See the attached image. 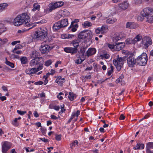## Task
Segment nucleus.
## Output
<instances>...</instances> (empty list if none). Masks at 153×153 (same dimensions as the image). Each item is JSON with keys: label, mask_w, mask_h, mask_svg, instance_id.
<instances>
[{"label": "nucleus", "mask_w": 153, "mask_h": 153, "mask_svg": "<svg viewBox=\"0 0 153 153\" xmlns=\"http://www.w3.org/2000/svg\"><path fill=\"white\" fill-rule=\"evenodd\" d=\"M29 16L26 13H23L18 15L14 19L13 25L15 26H19L22 25H25L27 27L30 26L29 23L30 21Z\"/></svg>", "instance_id": "obj_1"}, {"label": "nucleus", "mask_w": 153, "mask_h": 153, "mask_svg": "<svg viewBox=\"0 0 153 153\" xmlns=\"http://www.w3.org/2000/svg\"><path fill=\"white\" fill-rule=\"evenodd\" d=\"M141 15L143 17H145L146 21L150 23L153 22V9L149 7L143 9L140 12Z\"/></svg>", "instance_id": "obj_2"}, {"label": "nucleus", "mask_w": 153, "mask_h": 153, "mask_svg": "<svg viewBox=\"0 0 153 153\" xmlns=\"http://www.w3.org/2000/svg\"><path fill=\"white\" fill-rule=\"evenodd\" d=\"M47 34V29L45 27H42L35 31L33 37L37 40H42L46 38Z\"/></svg>", "instance_id": "obj_3"}, {"label": "nucleus", "mask_w": 153, "mask_h": 153, "mask_svg": "<svg viewBox=\"0 0 153 153\" xmlns=\"http://www.w3.org/2000/svg\"><path fill=\"white\" fill-rule=\"evenodd\" d=\"M126 57H120L119 55H117L116 58L113 60V63L116 66L117 70L119 71L123 67L124 64V61H125Z\"/></svg>", "instance_id": "obj_4"}, {"label": "nucleus", "mask_w": 153, "mask_h": 153, "mask_svg": "<svg viewBox=\"0 0 153 153\" xmlns=\"http://www.w3.org/2000/svg\"><path fill=\"white\" fill-rule=\"evenodd\" d=\"M152 43V40L150 37L145 36L142 39L141 43L138 45V46L139 47H142L146 49L151 45Z\"/></svg>", "instance_id": "obj_5"}, {"label": "nucleus", "mask_w": 153, "mask_h": 153, "mask_svg": "<svg viewBox=\"0 0 153 153\" xmlns=\"http://www.w3.org/2000/svg\"><path fill=\"white\" fill-rule=\"evenodd\" d=\"M147 59L146 54L145 53H143L137 57V62L139 65L144 66L146 64Z\"/></svg>", "instance_id": "obj_6"}, {"label": "nucleus", "mask_w": 153, "mask_h": 153, "mask_svg": "<svg viewBox=\"0 0 153 153\" xmlns=\"http://www.w3.org/2000/svg\"><path fill=\"white\" fill-rule=\"evenodd\" d=\"M52 48L48 44H45L44 42H43L40 48L39 49L41 53H47Z\"/></svg>", "instance_id": "obj_7"}, {"label": "nucleus", "mask_w": 153, "mask_h": 153, "mask_svg": "<svg viewBox=\"0 0 153 153\" xmlns=\"http://www.w3.org/2000/svg\"><path fill=\"white\" fill-rule=\"evenodd\" d=\"M12 146L11 143L8 141H4L2 144L1 146L2 153H7V151L10 149Z\"/></svg>", "instance_id": "obj_8"}, {"label": "nucleus", "mask_w": 153, "mask_h": 153, "mask_svg": "<svg viewBox=\"0 0 153 153\" xmlns=\"http://www.w3.org/2000/svg\"><path fill=\"white\" fill-rule=\"evenodd\" d=\"M64 2L62 1H59L52 3L50 4L49 10L51 11L53 10L56 8L62 6Z\"/></svg>", "instance_id": "obj_9"}, {"label": "nucleus", "mask_w": 153, "mask_h": 153, "mask_svg": "<svg viewBox=\"0 0 153 153\" xmlns=\"http://www.w3.org/2000/svg\"><path fill=\"white\" fill-rule=\"evenodd\" d=\"M108 26L106 25H103L101 27H99L95 30V32L97 34L100 33L104 34L106 33L108 31Z\"/></svg>", "instance_id": "obj_10"}, {"label": "nucleus", "mask_w": 153, "mask_h": 153, "mask_svg": "<svg viewBox=\"0 0 153 153\" xmlns=\"http://www.w3.org/2000/svg\"><path fill=\"white\" fill-rule=\"evenodd\" d=\"M127 62L128 66L130 67H133L136 62V60L133 56H129L127 59Z\"/></svg>", "instance_id": "obj_11"}, {"label": "nucleus", "mask_w": 153, "mask_h": 153, "mask_svg": "<svg viewBox=\"0 0 153 153\" xmlns=\"http://www.w3.org/2000/svg\"><path fill=\"white\" fill-rule=\"evenodd\" d=\"M88 32V31L86 30L81 31L78 35V38L79 39L83 40L88 37L90 35V33Z\"/></svg>", "instance_id": "obj_12"}, {"label": "nucleus", "mask_w": 153, "mask_h": 153, "mask_svg": "<svg viewBox=\"0 0 153 153\" xmlns=\"http://www.w3.org/2000/svg\"><path fill=\"white\" fill-rule=\"evenodd\" d=\"M124 36L121 33H116L113 37V42H116L122 39Z\"/></svg>", "instance_id": "obj_13"}, {"label": "nucleus", "mask_w": 153, "mask_h": 153, "mask_svg": "<svg viewBox=\"0 0 153 153\" xmlns=\"http://www.w3.org/2000/svg\"><path fill=\"white\" fill-rule=\"evenodd\" d=\"M64 50L66 52L74 54L77 52V49L76 48L68 47L65 48Z\"/></svg>", "instance_id": "obj_14"}, {"label": "nucleus", "mask_w": 153, "mask_h": 153, "mask_svg": "<svg viewBox=\"0 0 153 153\" xmlns=\"http://www.w3.org/2000/svg\"><path fill=\"white\" fill-rule=\"evenodd\" d=\"M129 5V3L127 1H124L119 4L118 6L121 10L126 9Z\"/></svg>", "instance_id": "obj_15"}, {"label": "nucleus", "mask_w": 153, "mask_h": 153, "mask_svg": "<svg viewBox=\"0 0 153 153\" xmlns=\"http://www.w3.org/2000/svg\"><path fill=\"white\" fill-rule=\"evenodd\" d=\"M137 25L135 23L128 22L126 24V27L131 29H135L137 27Z\"/></svg>", "instance_id": "obj_16"}, {"label": "nucleus", "mask_w": 153, "mask_h": 153, "mask_svg": "<svg viewBox=\"0 0 153 153\" xmlns=\"http://www.w3.org/2000/svg\"><path fill=\"white\" fill-rule=\"evenodd\" d=\"M96 53V50L94 48H89L86 53V56L88 57Z\"/></svg>", "instance_id": "obj_17"}, {"label": "nucleus", "mask_w": 153, "mask_h": 153, "mask_svg": "<svg viewBox=\"0 0 153 153\" xmlns=\"http://www.w3.org/2000/svg\"><path fill=\"white\" fill-rule=\"evenodd\" d=\"M40 63L39 59L36 58L31 60L30 62V65L31 66H36Z\"/></svg>", "instance_id": "obj_18"}, {"label": "nucleus", "mask_w": 153, "mask_h": 153, "mask_svg": "<svg viewBox=\"0 0 153 153\" xmlns=\"http://www.w3.org/2000/svg\"><path fill=\"white\" fill-rule=\"evenodd\" d=\"M142 36L140 34H138L133 39L134 45L138 44V42L142 40L143 39Z\"/></svg>", "instance_id": "obj_19"}, {"label": "nucleus", "mask_w": 153, "mask_h": 153, "mask_svg": "<svg viewBox=\"0 0 153 153\" xmlns=\"http://www.w3.org/2000/svg\"><path fill=\"white\" fill-rule=\"evenodd\" d=\"M65 81V79L64 78H62L61 76L57 77L56 80L55 82L61 86H62L63 83Z\"/></svg>", "instance_id": "obj_20"}, {"label": "nucleus", "mask_w": 153, "mask_h": 153, "mask_svg": "<svg viewBox=\"0 0 153 153\" xmlns=\"http://www.w3.org/2000/svg\"><path fill=\"white\" fill-rule=\"evenodd\" d=\"M25 72L27 74L30 75L33 74H35L37 72L35 68H33L27 69L25 71Z\"/></svg>", "instance_id": "obj_21"}, {"label": "nucleus", "mask_w": 153, "mask_h": 153, "mask_svg": "<svg viewBox=\"0 0 153 153\" xmlns=\"http://www.w3.org/2000/svg\"><path fill=\"white\" fill-rule=\"evenodd\" d=\"M20 46H21L19 45H16L12 51L13 53L17 54H21L22 51L19 49Z\"/></svg>", "instance_id": "obj_22"}, {"label": "nucleus", "mask_w": 153, "mask_h": 153, "mask_svg": "<svg viewBox=\"0 0 153 153\" xmlns=\"http://www.w3.org/2000/svg\"><path fill=\"white\" fill-rule=\"evenodd\" d=\"M39 53L38 51L34 50L32 51L30 56L32 58L36 59V58H39Z\"/></svg>", "instance_id": "obj_23"}, {"label": "nucleus", "mask_w": 153, "mask_h": 153, "mask_svg": "<svg viewBox=\"0 0 153 153\" xmlns=\"http://www.w3.org/2000/svg\"><path fill=\"white\" fill-rule=\"evenodd\" d=\"M59 22L62 28L66 27L68 24V20L67 19H62Z\"/></svg>", "instance_id": "obj_24"}, {"label": "nucleus", "mask_w": 153, "mask_h": 153, "mask_svg": "<svg viewBox=\"0 0 153 153\" xmlns=\"http://www.w3.org/2000/svg\"><path fill=\"white\" fill-rule=\"evenodd\" d=\"M62 28L59 21L56 22L53 27V29L54 30L56 31Z\"/></svg>", "instance_id": "obj_25"}, {"label": "nucleus", "mask_w": 153, "mask_h": 153, "mask_svg": "<svg viewBox=\"0 0 153 153\" xmlns=\"http://www.w3.org/2000/svg\"><path fill=\"white\" fill-rule=\"evenodd\" d=\"M123 42H117L114 43L115 45V51H119L123 48V46L120 44H123Z\"/></svg>", "instance_id": "obj_26"}, {"label": "nucleus", "mask_w": 153, "mask_h": 153, "mask_svg": "<svg viewBox=\"0 0 153 153\" xmlns=\"http://www.w3.org/2000/svg\"><path fill=\"white\" fill-rule=\"evenodd\" d=\"M33 8L32 10L33 11H35L36 10H39L40 8V6L38 3H35L33 4Z\"/></svg>", "instance_id": "obj_27"}, {"label": "nucleus", "mask_w": 153, "mask_h": 153, "mask_svg": "<svg viewBox=\"0 0 153 153\" xmlns=\"http://www.w3.org/2000/svg\"><path fill=\"white\" fill-rule=\"evenodd\" d=\"M117 19L115 18H110L106 20V23L108 24H113L117 21Z\"/></svg>", "instance_id": "obj_28"}, {"label": "nucleus", "mask_w": 153, "mask_h": 153, "mask_svg": "<svg viewBox=\"0 0 153 153\" xmlns=\"http://www.w3.org/2000/svg\"><path fill=\"white\" fill-rule=\"evenodd\" d=\"M144 148V145L143 144L137 143L136 146L134 147V150L141 149H142Z\"/></svg>", "instance_id": "obj_29"}, {"label": "nucleus", "mask_w": 153, "mask_h": 153, "mask_svg": "<svg viewBox=\"0 0 153 153\" xmlns=\"http://www.w3.org/2000/svg\"><path fill=\"white\" fill-rule=\"evenodd\" d=\"M83 27L85 28H87L91 27L92 26V23L90 22L86 21L85 22L82 24Z\"/></svg>", "instance_id": "obj_30"}, {"label": "nucleus", "mask_w": 153, "mask_h": 153, "mask_svg": "<svg viewBox=\"0 0 153 153\" xmlns=\"http://www.w3.org/2000/svg\"><path fill=\"white\" fill-rule=\"evenodd\" d=\"M146 150H149L150 149H153V142H149L146 143Z\"/></svg>", "instance_id": "obj_31"}, {"label": "nucleus", "mask_w": 153, "mask_h": 153, "mask_svg": "<svg viewBox=\"0 0 153 153\" xmlns=\"http://www.w3.org/2000/svg\"><path fill=\"white\" fill-rule=\"evenodd\" d=\"M80 40H79V39L74 40L73 41V45L74 47H75V48H76L78 47L79 45V43L80 41Z\"/></svg>", "instance_id": "obj_32"}, {"label": "nucleus", "mask_w": 153, "mask_h": 153, "mask_svg": "<svg viewBox=\"0 0 153 153\" xmlns=\"http://www.w3.org/2000/svg\"><path fill=\"white\" fill-rule=\"evenodd\" d=\"M68 97L70 100L72 101L74 98H76L75 95L73 93L70 92L69 93Z\"/></svg>", "instance_id": "obj_33"}, {"label": "nucleus", "mask_w": 153, "mask_h": 153, "mask_svg": "<svg viewBox=\"0 0 153 153\" xmlns=\"http://www.w3.org/2000/svg\"><path fill=\"white\" fill-rule=\"evenodd\" d=\"M33 26H34V25H33V26L31 27H30L29 28H25L22 30H19L17 32L18 33H23L25 32L28 31L29 30L31 29L33 27Z\"/></svg>", "instance_id": "obj_34"}, {"label": "nucleus", "mask_w": 153, "mask_h": 153, "mask_svg": "<svg viewBox=\"0 0 153 153\" xmlns=\"http://www.w3.org/2000/svg\"><path fill=\"white\" fill-rule=\"evenodd\" d=\"M7 4L6 3H3L0 4V12L4 10L5 8L7 6Z\"/></svg>", "instance_id": "obj_35"}, {"label": "nucleus", "mask_w": 153, "mask_h": 153, "mask_svg": "<svg viewBox=\"0 0 153 153\" xmlns=\"http://www.w3.org/2000/svg\"><path fill=\"white\" fill-rule=\"evenodd\" d=\"M126 42L127 44H133L134 45V42H133V39L131 38H128L126 40Z\"/></svg>", "instance_id": "obj_36"}, {"label": "nucleus", "mask_w": 153, "mask_h": 153, "mask_svg": "<svg viewBox=\"0 0 153 153\" xmlns=\"http://www.w3.org/2000/svg\"><path fill=\"white\" fill-rule=\"evenodd\" d=\"M8 40L7 39L5 38L2 39L1 38H0V44L1 45H4L7 43Z\"/></svg>", "instance_id": "obj_37"}, {"label": "nucleus", "mask_w": 153, "mask_h": 153, "mask_svg": "<svg viewBox=\"0 0 153 153\" xmlns=\"http://www.w3.org/2000/svg\"><path fill=\"white\" fill-rule=\"evenodd\" d=\"M6 59V61H5V63L6 65H9L10 67L12 68H14V64L9 61H8L7 60V58H5Z\"/></svg>", "instance_id": "obj_38"}, {"label": "nucleus", "mask_w": 153, "mask_h": 153, "mask_svg": "<svg viewBox=\"0 0 153 153\" xmlns=\"http://www.w3.org/2000/svg\"><path fill=\"white\" fill-rule=\"evenodd\" d=\"M110 67L111 69L108 70L107 72V75L109 76H110L113 72L114 68L113 66L111 64Z\"/></svg>", "instance_id": "obj_39"}, {"label": "nucleus", "mask_w": 153, "mask_h": 153, "mask_svg": "<svg viewBox=\"0 0 153 153\" xmlns=\"http://www.w3.org/2000/svg\"><path fill=\"white\" fill-rule=\"evenodd\" d=\"M108 47L112 51H115V44H112L108 43L107 44Z\"/></svg>", "instance_id": "obj_40"}, {"label": "nucleus", "mask_w": 153, "mask_h": 153, "mask_svg": "<svg viewBox=\"0 0 153 153\" xmlns=\"http://www.w3.org/2000/svg\"><path fill=\"white\" fill-rule=\"evenodd\" d=\"M22 64H26L27 62V59L26 57H23L20 59Z\"/></svg>", "instance_id": "obj_41"}, {"label": "nucleus", "mask_w": 153, "mask_h": 153, "mask_svg": "<svg viewBox=\"0 0 153 153\" xmlns=\"http://www.w3.org/2000/svg\"><path fill=\"white\" fill-rule=\"evenodd\" d=\"M61 14L65 16H68L70 14V12L67 10L65 9L62 11Z\"/></svg>", "instance_id": "obj_42"}, {"label": "nucleus", "mask_w": 153, "mask_h": 153, "mask_svg": "<svg viewBox=\"0 0 153 153\" xmlns=\"http://www.w3.org/2000/svg\"><path fill=\"white\" fill-rule=\"evenodd\" d=\"M84 60V59H76L75 60V62L76 63L78 64H81L82 62H83Z\"/></svg>", "instance_id": "obj_43"}, {"label": "nucleus", "mask_w": 153, "mask_h": 153, "mask_svg": "<svg viewBox=\"0 0 153 153\" xmlns=\"http://www.w3.org/2000/svg\"><path fill=\"white\" fill-rule=\"evenodd\" d=\"M101 56L102 58H104L106 59H108L110 57V55L108 53H104L101 55Z\"/></svg>", "instance_id": "obj_44"}, {"label": "nucleus", "mask_w": 153, "mask_h": 153, "mask_svg": "<svg viewBox=\"0 0 153 153\" xmlns=\"http://www.w3.org/2000/svg\"><path fill=\"white\" fill-rule=\"evenodd\" d=\"M64 95V93L62 92H60L59 93L58 95L57 96V97L59 100H61L63 99V97L62 95Z\"/></svg>", "instance_id": "obj_45"}, {"label": "nucleus", "mask_w": 153, "mask_h": 153, "mask_svg": "<svg viewBox=\"0 0 153 153\" xmlns=\"http://www.w3.org/2000/svg\"><path fill=\"white\" fill-rule=\"evenodd\" d=\"M49 108L51 109H54L56 111H59L60 108V107L59 106L55 105L53 106V107H51L50 105L49 106Z\"/></svg>", "instance_id": "obj_46"}, {"label": "nucleus", "mask_w": 153, "mask_h": 153, "mask_svg": "<svg viewBox=\"0 0 153 153\" xmlns=\"http://www.w3.org/2000/svg\"><path fill=\"white\" fill-rule=\"evenodd\" d=\"M78 142L77 140H75L74 141V142L72 143L71 144V147L72 148V147H75L78 144Z\"/></svg>", "instance_id": "obj_47"}, {"label": "nucleus", "mask_w": 153, "mask_h": 153, "mask_svg": "<svg viewBox=\"0 0 153 153\" xmlns=\"http://www.w3.org/2000/svg\"><path fill=\"white\" fill-rule=\"evenodd\" d=\"M39 65L38 67L37 68H35L36 69L37 72H38L39 70L42 69L43 68V64H39Z\"/></svg>", "instance_id": "obj_48"}, {"label": "nucleus", "mask_w": 153, "mask_h": 153, "mask_svg": "<svg viewBox=\"0 0 153 153\" xmlns=\"http://www.w3.org/2000/svg\"><path fill=\"white\" fill-rule=\"evenodd\" d=\"M17 112L18 114L20 115H23L26 113L27 112L26 111H22L19 110H17Z\"/></svg>", "instance_id": "obj_49"}, {"label": "nucleus", "mask_w": 153, "mask_h": 153, "mask_svg": "<svg viewBox=\"0 0 153 153\" xmlns=\"http://www.w3.org/2000/svg\"><path fill=\"white\" fill-rule=\"evenodd\" d=\"M52 63V62L51 60H49L46 61L45 63V65L47 66H49Z\"/></svg>", "instance_id": "obj_50"}, {"label": "nucleus", "mask_w": 153, "mask_h": 153, "mask_svg": "<svg viewBox=\"0 0 153 153\" xmlns=\"http://www.w3.org/2000/svg\"><path fill=\"white\" fill-rule=\"evenodd\" d=\"M4 25L1 23L0 24V35L1 33L4 31Z\"/></svg>", "instance_id": "obj_51"}, {"label": "nucleus", "mask_w": 153, "mask_h": 153, "mask_svg": "<svg viewBox=\"0 0 153 153\" xmlns=\"http://www.w3.org/2000/svg\"><path fill=\"white\" fill-rule=\"evenodd\" d=\"M61 13L60 14L59 13H57L56 15V16L55 17V19L56 20H58L61 18L62 17Z\"/></svg>", "instance_id": "obj_52"}, {"label": "nucleus", "mask_w": 153, "mask_h": 153, "mask_svg": "<svg viewBox=\"0 0 153 153\" xmlns=\"http://www.w3.org/2000/svg\"><path fill=\"white\" fill-rule=\"evenodd\" d=\"M142 2V0H134V2L135 4L138 5L141 4Z\"/></svg>", "instance_id": "obj_53"}, {"label": "nucleus", "mask_w": 153, "mask_h": 153, "mask_svg": "<svg viewBox=\"0 0 153 153\" xmlns=\"http://www.w3.org/2000/svg\"><path fill=\"white\" fill-rule=\"evenodd\" d=\"M55 138L58 141H59L61 140V135H58L56 134L55 135Z\"/></svg>", "instance_id": "obj_54"}, {"label": "nucleus", "mask_w": 153, "mask_h": 153, "mask_svg": "<svg viewBox=\"0 0 153 153\" xmlns=\"http://www.w3.org/2000/svg\"><path fill=\"white\" fill-rule=\"evenodd\" d=\"M40 130H41V132L43 135H44L46 134V128H40Z\"/></svg>", "instance_id": "obj_55"}, {"label": "nucleus", "mask_w": 153, "mask_h": 153, "mask_svg": "<svg viewBox=\"0 0 153 153\" xmlns=\"http://www.w3.org/2000/svg\"><path fill=\"white\" fill-rule=\"evenodd\" d=\"M74 37V35L72 34H68L67 36L65 37L66 39L73 38Z\"/></svg>", "instance_id": "obj_56"}, {"label": "nucleus", "mask_w": 153, "mask_h": 153, "mask_svg": "<svg viewBox=\"0 0 153 153\" xmlns=\"http://www.w3.org/2000/svg\"><path fill=\"white\" fill-rule=\"evenodd\" d=\"M17 119L16 118H15L14 120L12 122L13 124L15 126H17L18 125L17 123Z\"/></svg>", "instance_id": "obj_57"}, {"label": "nucleus", "mask_w": 153, "mask_h": 153, "mask_svg": "<svg viewBox=\"0 0 153 153\" xmlns=\"http://www.w3.org/2000/svg\"><path fill=\"white\" fill-rule=\"evenodd\" d=\"M80 114V111L79 110L77 111V112L74 113V114L72 115L74 116H74L78 117Z\"/></svg>", "instance_id": "obj_58"}, {"label": "nucleus", "mask_w": 153, "mask_h": 153, "mask_svg": "<svg viewBox=\"0 0 153 153\" xmlns=\"http://www.w3.org/2000/svg\"><path fill=\"white\" fill-rule=\"evenodd\" d=\"M41 140H42L44 142H47L48 141V139H45V138H39Z\"/></svg>", "instance_id": "obj_59"}, {"label": "nucleus", "mask_w": 153, "mask_h": 153, "mask_svg": "<svg viewBox=\"0 0 153 153\" xmlns=\"http://www.w3.org/2000/svg\"><path fill=\"white\" fill-rule=\"evenodd\" d=\"M43 82L41 81L36 82L35 83V84L37 85H42L43 84Z\"/></svg>", "instance_id": "obj_60"}, {"label": "nucleus", "mask_w": 153, "mask_h": 153, "mask_svg": "<svg viewBox=\"0 0 153 153\" xmlns=\"http://www.w3.org/2000/svg\"><path fill=\"white\" fill-rule=\"evenodd\" d=\"M79 22V20L78 19H75L74 21H72L71 24V26H72L73 24L74 23H76Z\"/></svg>", "instance_id": "obj_61"}, {"label": "nucleus", "mask_w": 153, "mask_h": 153, "mask_svg": "<svg viewBox=\"0 0 153 153\" xmlns=\"http://www.w3.org/2000/svg\"><path fill=\"white\" fill-rule=\"evenodd\" d=\"M33 114L34 116L36 117H38L39 116V114L36 111H34Z\"/></svg>", "instance_id": "obj_62"}, {"label": "nucleus", "mask_w": 153, "mask_h": 153, "mask_svg": "<svg viewBox=\"0 0 153 153\" xmlns=\"http://www.w3.org/2000/svg\"><path fill=\"white\" fill-rule=\"evenodd\" d=\"M61 61H58L56 62L55 64V66L56 68H57L59 64H61Z\"/></svg>", "instance_id": "obj_63"}, {"label": "nucleus", "mask_w": 153, "mask_h": 153, "mask_svg": "<svg viewBox=\"0 0 153 153\" xmlns=\"http://www.w3.org/2000/svg\"><path fill=\"white\" fill-rule=\"evenodd\" d=\"M125 117V116L123 115V114H121L119 119L120 120H123L124 119Z\"/></svg>", "instance_id": "obj_64"}]
</instances>
